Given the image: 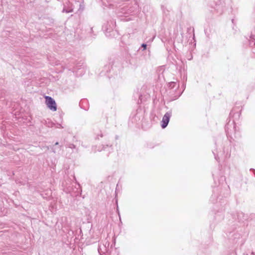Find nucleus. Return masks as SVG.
I'll return each mask as SVG.
<instances>
[{
	"label": "nucleus",
	"mask_w": 255,
	"mask_h": 255,
	"mask_svg": "<svg viewBox=\"0 0 255 255\" xmlns=\"http://www.w3.org/2000/svg\"><path fill=\"white\" fill-rule=\"evenodd\" d=\"M171 115L172 113L171 112H168L164 115L161 121V127L163 128H164L167 127Z\"/></svg>",
	"instance_id": "nucleus-2"
},
{
	"label": "nucleus",
	"mask_w": 255,
	"mask_h": 255,
	"mask_svg": "<svg viewBox=\"0 0 255 255\" xmlns=\"http://www.w3.org/2000/svg\"><path fill=\"white\" fill-rule=\"evenodd\" d=\"M45 149H46V150H48L49 149V147L48 146H46L44 147Z\"/></svg>",
	"instance_id": "nucleus-5"
},
{
	"label": "nucleus",
	"mask_w": 255,
	"mask_h": 255,
	"mask_svg": "<svg viewBox=\"0 0 255 255\" xmlns=\"http://www.w3.org/2000/svg\"><path fill=\"white\" fill-rule=\"evenodd\" d=\"M63 11H65L66 12L68 13V12H71L72 10H70V11H67V10H65L64 9H63Z\"/></svg>",
	"instance_id": "nucleus-4"
},
{
	"label": "nucleus",
	"mask_w": 255,
	"mask_h": 255,
	"mask_svg": "<svg viewBox=\"0 0 255 255\" xmlns=\"http://www.w3.org/2000/svg\"><path fill=\"white\" fill-rule=\"evenodd\" d=\"M45 98L46 100L45 103L48 108L52 111H56L57 106L54 100L49 96H45Z\"/></svg>",
	"instance_id": "nucleus-1"
},
{
	"label": "nucleus",
	"mask_w": 255,
	"mask_h": 255,
	"mask_svg": "<svg viewBox=\"0 0 255 255\" xmlns=\"http://www.w3.org/2000/svg\"><path fill=\"white\" fill-rule=\"evenodd\" d=\"M250 255H255L254 253H252Z\"/></svg>",
	"instance_id": "nucleus-7"
},
{
	"label": "nucleus",
	"mask_w": 255,
	"mask_h": 255,
	"mask_svg": "<svg viewBox=\"0 0 255 255\" xmlns=\"http://www.w3.org/2000/svg\"><path fill=\"white\" fill-rule=\"evenodd\" d=\"M58 143H58V142H56V143H55V145H58Z\"/></svg>",
	"instance_id": "nucleus-6"
},
{
	"label": "nucleus",
	"mask_w": 255,
	"mask_h": 255,
	"mask_svg": "<svg viewBox=\"0 0 255 255\" xmlns=\"http://www.w3.org/2000/svg\"><path fill=\"white\" fill-rule=\"evenodd\" d=\"M141 46L143 48V49H145L146 47V44H142Z\"/></svg>",
	"instance_id": "nucleus-3"
}]
</instances>
